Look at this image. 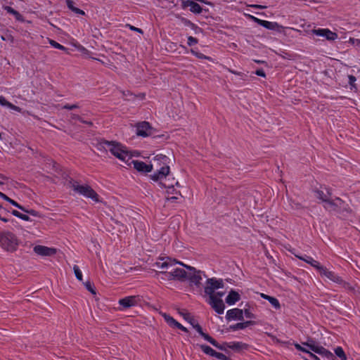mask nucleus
<instances>
[{
  "label": "nucleus",
  "instance_id": "f257e3e1",
  "mask_svg": "<svg viewBox=\"0 0 360 360\" xmlns=\"http://www.w3.org/2000/svg\"><path fill=\"white\" fill-rule=\"evenodd\" d=\"M98 148L109 150L117 158L123 161L127 165H130L129 161L131 159V155L121 143L116 141L102 140L98 143Z\"/></svg>",
  "mask_w": 360,
  "mask_h": 360
},
{
  "label": "nucleus",
  "instance_id": "f03ea898",
  "mask_svg": "<svg viewBox=\"0 0 360 360\" xmlns=\"http://www.w3.org/2000/svg\"><path fill=\"white\" fill-rule=\"evenodd\" d=\"M169 158L162 154L157 155L153 159V166L157 168V172L150 175L151 179L155 181H162L169 174L168 165Z\"/></svg>",
  "mask_w": 360,
  "mask_h": 360
},
{
  "label": "nucleus",
  "instance_id": "7ed1b4c3",
  "mask_svg": "<svg viewBox=\"0 0 360 360\" xmlns=\"http://www.w3.org/2000/svg\"><path fill=\"white\" fill-rule=\"evenodd\" d=\"M20 240L12 232L4 231L0 232V246L6 252H14L19 246Z\"/></svg>",
  "mask_w": 360,
  "mask_h": 360
},
{
  "label": "nucleus",
  "instance_id": "20e7f679",
  "mask_svg": "<svg viewBox=\"0 0 360 360\" xmlns=\"http://www.w3.org/2000/svg\"><path fill=\"white\" fill-rule=\"evenodd\" d=\"M325 209L329 212H335L344 216L352 212L349 204L338 197H333L331 202H329V205L325 206Z\"/></svg>",
  "mask_w": 360,
  "mask_h": 360
},
{
  "label": "nucleus",
  "instance_id": "39448f33",
  "mask_svg": "<svg viewBox=\"0 0 360 360\" xmlns=\"http://www.w3.org/2000/svg\"><path fill=\"white\" fill-rule=\"evenodd\" d=\"M70 187L75 192L86 198L92 199L95 202H98V195L96 191L88 185H79L78 182L71 179L69 181Z\"/></svg>",
  "mask_w": 360,
  "mask_h": 360
},
{
  "label": "nucleus",
  "instance_id": "423d86ee",
  "mask_svg": "<svg viewBox=\"0 0 360 360\" xmlns=\"http://www.w3.org/2000/svg\"><path fill=\"white\" fill-rule=\"evenodd\" d=\"M179 264L184 266V264L181 262H178L176 259H173L171 257L160 258L158 262L155 263V266L162 269V271H167L171 274H174L173 271L176 269V265Z\"/></svg>",
  "mask_w": 360,
  "mask_h": 360
},
{
  "label": "nucleus",
  "instance_id": "0eeeda50",
  "mask_svg": "<svg viewBox=\"0 0 360 360\" xmlns=\"http://www.w3.org/2000/svg\"><path fill=\"white\" fill-rule=\"evenodd\" d=\"M184 267L188 269V276H186V280H188L190 281L191 285H195L199 287L201 284V281L202 279L200 271H197L194 267L184 265Z\"/></svg>",
  "mask_w": 360,
  "mask_h": 360
},
{
  "label": "nucleus",
  "instance_id": "6e6552de",
  "mask_svg": "<svg viewBox=\"0 0 360 360\" xmlns=\"http://www.w3.org/2000/svg\"><path fill=\"white\" fill-rule=\"evenodd\" d=\"M224 288V282L221 279L215 278H208L207 280V286L205 288V293L208 296L216 295L214 291L217 289Z\"/></svg>",
  "mask_w": 360,
  "mask_h": 360
},
{
  "label": "nucleus",
  "instance_id": "1a4fd4ad",
  "mask_svg": "<svg viewBox=\"0 0 360 360\" xmlns=\"http://www.w3.org/2000/svg\"><path fill=\"white\" fill-rule=\"evenodd\" d=\"M136 135L139 136L146 137L152 136L154 132L153 128L150 125L148 122H139L136 125Z\"/></svg>",
  "mask_w": 360,
  "mask_h": 360
},
{
  "label": "nucleus",
  "instance_id": "9d476101",
  "mask_svg": "<svg viewBox=\"0 0 360 360\" xmlns=\"http://www.w3.org/2000/svg\"><path fill=\"white\" fill-rule=\"evenodd\" d=\"M207 302L217 314H221L224 313L225 305L221 298L217 297V295H212L209 296Z\"/></svg>",
  "mask_w": 360,
  "mask_h": 360
},
{
  "label": "nucleus",
  "instance_id": "9b49d317",
  "mask_svg": "<svg viewBox=\"0 0 360 360\" xmlns=\"http://www.w3.org/2000/svg\"><path fill=\"white\" fill-rule=\"evenodd\" d=\"M311 32L317 36L324 37L328 41H334L338 38V34L328 29H314Z\"/></svg>",
  "mask_w": 360,
  "mask_h": 360
},
{
  "label": "nucleus",
  "instance_id": "f8f14e48",
  "mask_svg": "<svg viewBox=\"0 0 360 360\" xmlns=\"http://www.w3.org/2000/svg\"><path fill=\"white\" fill-rule=\"evenodd\" d=\"M316 198L321 200L325 204L323 207L328 206L329 202H331L333 196L331 191L326 188L325 191L323 190H317L316 191Z\"/></svg>",
  "mask_w": 360,
  "mask_h": 360
},
{
  "label": "nucleus",
  "instance_id": "ddd939ff",
  "mask_svg": "<svg viewBox=\"0 0 360 360\" xmlns=\"http://www.w3.org/2000/svg\"><path fill=\"white\" fill-rule=\"evenodd\" d=\"M130 165L132 164L134 167L139 172H150L152 171L153 165L152 164H146L142 161L139 160H134L131 159L129 161Z\"/></svg>",
  "mask_w": 360,
  "mask_h": 360
},
{
  "label": "nucleus",
  "instance_id": "4468645a",
  "mask_svg": "<svg viewBox=\"0 0 360 360\" xmlns=\"http://www.w3.org/2000/svg\"><path fill=\"white\" fill-rule=\"evenodd\" d=\"M33 250L41 256H52L56 253V249L39 245L34 246Z\"/></svg>",
  "mask_w": 360,
  "mask_h": 360
},
{
  "label": "nucleus",
  "instance_id": "2eb2a0df",
  "mask_svg": "<svg viewBox=\"0 0 360 360\" xmlns=\"http://www.w3.org/2000/svg\"><path fill=\"white\" fill-rule=\"evenodd\" d=\"M139 298L136 296H128L119 300V304L124 308L127 309L138 304Z\"/></svg>",
  "mask_w": 360,
  "mask_h": 360
},
{
  "label": "nucleus",
  "instance_id": "dca6fc26",
  "mask_svg": "<svg viewBox=\"0 0 360 360\" xmlns=\"http://www.w3.org/2000/svg\"><path fill=\"white\" fill-rule=\"evenodd\" d=\"M226 319L228 321L231 320H243V310L238 308L229 309L226 312Z\"/></svg>",
  "mask_w": 360,
  "mask_h": 360
},
{
  "label": "nucleus",
  "instance_id": "f3484780",
  "mask_svg": "<svg viewBox=\"0 0 360 360\" xmlns=\"http://www.w3.org/2000/svg\"><path fill=\"white\" fill-rule=\"evenodd\" d=\"M319 273L335 283H342V282L341 277L335 274L334 272L329 271L324 266L321 269Z\"/></svg>",
  "mask_w": 360,
  "mask_h": 360
},
{
  "label": "nucleus",
  "instance_id": "a211bd4d",
  "mask_svg": "<svg viewBox=\"0 0 360 360\" xmlns=\"http://www.w3.org/2000/svg\"><path fill=\"white\" fill-rule=\"evenodd\" d=\"M163 316H164L165 320L166 321V322L170 326L176 327V328H179V329H180L182 331L186 332V333L188 332V329L186 327L183 326L181 323H179L178 321H176L174 318H172L169 315L164 314Z\"/></svg>",
  "mask_w": 360,
  "mask_h": 360
},
{
  "label": "nucleus",
  "instance_id": "6ab92c4d",
  "mask_svg": "<svg viewBox=\"0 0 360 360\" xmlns=\"http://www.w3.org/2000/svg\"><path fill=\"white\" fill-rule=\"evenodd\" d=\"M262 27L270 30H277L278 32H281L285 29L283 26L278 25L276 22H270L267 20H264L262 22Z\"/></svg>",
  "mask_w": 360,
  "mask_h": 360
},
{
  "label": "nucleus",
  "instance_id": "aec40b11",
  "mask_svg": "<svg viewBox=\"0 0 360 360\" xmlns=\"http://www.w3.org/2000/svg\"><path fill=\"white\" fill-rule=\"evenodd\" d=\"M173 273L174 274L172 276H174V280H178L181 281H185L186 276H188V271H186L184 269L179 267H176V269H175V271H173Z\"/></svg>",
  "mask_w": 360,
  "mask_h": 360
},
{
  "label": "nucleus",
  "instance_id": "412c9836",
  "mask_svg": "<svg viewBox=\"0 0 360 360\" xmlns=\"http://www.w3.org/2000/svg\"><path fill=\"white\" fill-rule=\"evenodd\" d=\"M240 298V295L235 290H231L226 298V302L229 305L234 304Z\"/></svg>",
  "mask_w": 360,
  "mask_h": 360
},
{
  "label": "nucleus",
  "instance_id": "4be33fe9",
  "mask_svg": "<svg viewBox=\"0 0 360 360\" xmlns=\"http://www.w3.org/2000/svg\"><path fill=\"white\" fill-rule=\"evenodd\" d=\"M255 323L253 321H247L243 323H238L234 325H231L229 326V329L231 330H238L244 329L250 326H252Z\"/></svg>",
  "mask_w": 360,
  "mask_h": 360
},
{
  "label": "nucleus",
  "instance_id": "5701e85b",
  "mask_svg": "<svg viewBox=\"0 0 360 360\" xmlns=\"http://www.w3.org/2000/svg\"><path fill=\"white\" fill-rule=\"evenodd\" d=\"M316 354L321 355L322 356L326 357L329 360H334L335 356L332 352L325 349L323 347L320 346L319 348H316Z\"/></svg>",
  "mask_w": 360,
  "mask_h": 360
},
{
  "label": "nucleus",
  "instance_id": "b1692460",
  "mask_svg": "<svg viewBox=\"0 0 360 360\" xmlns=\"http://www.w3.org/2000/svg\"><path fill=\"white\" fill-rule=\"evenodd\" d=\"M0 105H3V106H6V107H8L13 110L18 111V112H21V110H22V109L20 107L16 106V105H13V103L8 102L2 96H0Z\"/></svg>",
  "mask_w": 360,
  "mask_h": 360
},
{
  "label": "nucleus",
  "instance_id": "393cba45",
  "mask_svg": "<svg viewBox=\"0 0 360 360\" xmlns=\"http://www.w3.org/2000/svg\"><path fill=\"white\" fill-rule=\"evenodd\" d=\"M261 297L265 300H267L275 309H278L281 308L280 303L276 298L264 293H261Z\"/></svg>",
  "mask_w": 360,
  "mask_h": 360
},
{
  "label": "nucleus",
  "instance_id": "a878e982",
  "mask_svg": "<svg viewBox=\"0 0 360 360\" xmlns=\"http://www.w3.org/2000/svg\"><path fill=\"white\" fill-rule=\"evenodd\" d=\"M3 8L5 11H6L8 13L14 15L17 20L23 21V18L22 16V15L19 12H18L17 11L13 9L12 7L8 6H4Z\"/></svg>",
  "mask_w": 360,
  "mask_h": 360
},
{
  "label": "nucleus",
  "instance_id": "bb28decb",
  "mask_svg": "<svg viewBox=\"0 0 360 360\" xmlns=\"http://www.w3.org/2000/svg\"><path fill=\"white\" fill-rule=\"evenodd\" d=\"M191 326L196 330V331L207 341H208L209 339H211V336H210L208 334L205 333L202 331V327L198 324V323L196 321H193V323H191Z\"/></svg>",
  "mask_w": 360,
  "mask_h": 360
},
{
  "label": "nucleus",
  "instance_id": "cd10ccee",
  "mask_svg": "<svg viewBox=\"0 0 360 360\" xmlns=\"http://www.w3.org/2000/svg\"><path fill=\"white\" fill-rule=\"evenodd\" d=\"M159 181V184L162 186V187H165L166 188L167 190V193L168 194V195H172V194H179L180 195V192H177L176 191V190L174 189V185L173 184H166V183H163L162 181Z\"/></svg>",
  "mask_w": 360,
  "mask_h": 360
},
{
  "label": "nucleus",
  "instance_id": "c85d7f7f",
  "mask_svg": "<svg viewBox=\"0 0 360 360\" xmlns=\"http://www.w3.org/2000/svg\"><path fill=\"white\" fill-rule=\"evenodd\" d=\"M163 275L164 277H161V279L162 280H167V281H173L174 280V276H172L173 274L169 273V272H167V271H156L155 272V276L157 278H159V276L160 275Z\"/></svg>",
  "mask_w": 360,
  "mask_h": 360
},
{
  "label": "nucleus",
  "instance_id": "c756f323",
  "mask_svg": "<svg viewBox=\"0 0 360 360\" xmlns=\"http://www.w3.org/2000/svg\"><path fill=\"white\" fill-rule=\"evenodd\" d=\"M302 345L306 346L308 348V349H310L314 352L315 353L316 352V348H319L320 347L316 345L315 341L311 338H309L307 342H302Z\"/></svg>",
  "mask_w": 360,
  "mask_h": 360
},
{
  "label": "nucleus",
  "instance_id": "7c9ffc66",
  "mask_svg": "<svg viewBox=\"0 0 360 360\" xmlns=\"http://www.w3.org/2000/svg\"><path fill=\"white\" fill-rule=\"evenodd\" d=\"M66 4L68 8H70L74 13L77 14L84 15L85 13L84 11L74 6V2L72 1L66 0Z\"/></svg>",
  "mask_w": 360,
  "mask_h": 360
},
{
  "label": "nucleus",
  "instance_id": "2f4dec72",
  "mask_svg": "<svg viewBox=\"0 0 360 360\" xmlns=\"http://www.w3.org/2000/svg\"><path fill=\"white\" fill-rule=\"evenodd\" d=\"M228 347L235 349V350H240L243 349L246 347V345L240 342H231L230 344H225Z\"/></svg>",
  "mask_w": 360,
  "mask_h": 360
},
{
  "label": "nucleus",
  "instance_id": "473e14b6",
  "mask_svg": "<svg viewBox=\"0 0 360 360\" xmlns=\"http://www.w3.org/2000/svg\"><path fill=\"white\" fill-rule=\"evenodd\" d=\"M200 347L205 354L210 355L211 356H214L216 354V351L208 345H200Z\"/></svg>",
  "mask_w": 360,
  "mask_h": 360
},
{
  "label": "nucleus",
  "instance_id": "72a5a7b5",
  "mask_svg": "<svg viewBox=\"0 0 360 360\" xmlns=\"http://www.w3.org/2000/svg\"><path fill=\"white\" fill-rule=\"evenodd\" d=\"M0 198H3L4 200H6L7 202H10L13 206L18 207V209H22V206L18 204L15 200H12L9 197H8L6 194L3 193L0 191Z\"/></svg>",
  "mask_w": 360,
  "mask_h": 360
},
{
  "label": "nucleus",
  "instance_id": "f704fd0d",
  "mask_svg": "<svg viewBox=\"0 0 360 360\" xmlns=\"http://www.w3.org/2000/svg\"><path fill=\"white\" fill-rule=\"evenodd\" d=\"M190 11L193 13H200L202 11V7L196 2L190 3Z\"/></svg>",
  "mask_w": 360,
  "mask_h": 360
},
{
  "label": "nucleus",
  "instance_id": "c9c22d12",
  "mask_svg": "<svg viewBox=\"0 0 360 360\" xmlns=\"http://www.w3.org/2000/svg\"><path fill=\"white\" fill-rule=\"evenodd\" d=\"M70 119L71 120H79V122L84 123V124H86L89 126H93V122H91V121H86V120H83L79 115H77V114H75V113H72L70 114Z\"/></svg>",
  "mask_w": 360,
  "mask_h": 360
},
{
  "label": "nucleus",
  "instance_id": "e433bc0d",
  "mask_svg": "<svg viewBox=\"0 0 360 360\" xmlns=\"http://www.w3.org/2000/svg\"><path fill=\"white\" fill-rule=\"evenodd\" d=\"M191 53L194 55L195 56H196L198 58H200V59H205V60H208L210 61H212V58L210 56H207L205 55H204L203 53H200L198 51H196L194 49H191Z\"/></svg>",
  "mask_w": 360,
  "mask_h": 360
},
{
  "label": "nucleus",
  "instance_id": "4c0bfd02",
  "mask_svg": "<svg viewBox=\"0 0 360 360\" xmlns=\"http://www.w3.org/2000/svg\"><path fill=\"white\" fill-rule=\"evenodd\" d=\"M308 259H309L307 263L309 264L313 267H314L315 269H316L320 272L323 266H321L318 261L314 260L311 257Z\"/></svg>",
  "mask_w": 360,
  "mask_h": 360
},
{
  "label": "nucleus",
  "instance_id": "58836bf2",
  "mask_svg": "<svg viewBox=\"0 0 360 360\" xmlns=\"http://www.w3.org/2000/svg\"><path fill=\"white\" fill-rule=\"evenodd\" d=\"M12 214L24 220V221H30V218L28 215L27 214H22L20 213V212L15 210H13L12 212H11Z\"/></svg>",
  "mask_w": 360,
  "mask_h": 360
},
{
  "label": "nucleus",
  "instance_id": "ea45409f",
  "mask_svg": "<svg viewBox=\"0 0 360 360\" xmlns=\"http://www.w3.org/2000/svg\"><path fill=\"white\" fill-rule=\"evenodd\" d=\"M210 344H212L214 347L218 348L220 350H226V346L224 343L223 345H219L214 338H212L211 337V339H209L208 341Z\"/></svg>",
  "mask_w": 360,
  "mask_h": 360
},
{
  "label": "nucleus",
  "instance_id": "a19ab883",
  "mask_svg": "<svg viewBox=\"0 0 360 360\" xmlns=\"http://www.w3.org/2000/svg\"><path fill=\"white\" fill-rule=\"evenodd\" d=\"M335 354L341 359V360H347V356L341 347H338L335 349Z\"/></svg>",
  "mask_w": 360,
  "mask_h": 360
},
{
  "label": "nucleus",
  "instance_id": "79ce46f5",
  "mask_svg": "<svg viewBox=\"0 0 360 360\" xmlns=\"http://www.w3.org/2000/svg\"><path fill=\"white\" fill-rule=\"evenodd\" d=\"M49 44L54 48L65 51L66 48L53 39H49Z\"/></svg>",
  "mask_w": 360,
  "mask_h": 360
},
{
  "label": "nucleus",
  "instance_id": "37998d69",
  "mask_svg": "<svg viewBox=\"0 0 360 360\" xmlns=\"http://www.w3.org/2000/svg\"><path fill=\"white\" fill-rule=\"evenodd\" d=\"M73 270H74V273H75L76 278L79 281H82V271L79 269V266L77 265H74Z\"/></svg>",
  "mask_w": 360,
  "mask_h": 360
},
{
  "label": "nucleus",
  "instance_id": "c03bdc74",
  "mask_svg": "<svg viewBox=\"0 0 360 360\" xmlns=\"http://www.w3.org/2000/svg\"><path fill=\"white\" fill-rule=\"evenodd\" d=\"M181 315L184 317V319L187 321L191 325L193 321H196L193 317L191 316V314L188 312H181Z\"/></svg>",
  "mask_w": 360,
  "mask_h": 360
},
{
  "label": "nucleus",
  "instance_id": "a18cd8bd",
  "mask_svg": "<svg viewBox=\"0 0 360 360\" xmlns=\"http://www.w3.org/2000/svg\"><path fill=\"white\" fill-rule=\"evenodd\" d=\"M20 210L30 214V215H32L34 217H41L40 214L34 210H32V209L28 210V209H26L25 207H24L23 206H22V209H20Z\"/></svg>",
  "mask_w": 360,
  "mask_h": 360
},
{
  "label": "nucleus",
  "instance_id": "49530a36",
  "mask_svg": "<svg viewBox=\"0 0 360 360\" xmlns=\"http://www.w3.org/2000/svg\"><path fill=\"white\" fill-rule=\"evenodd\" d=\"M181 22L186 26H188L190 27H191L192 29H194V28H196L197 26L193 23L192 22H191L188 19H186V18H181Z\"/></svg>",
  "mask_w": 360,
  "mask_h": 360
},
{
  "label": "nucleus",
  "instance_id": "de8ad7c7",
  "mask_svg": "<svg viewBox=\"0 0 360 360\" xmlns=\"http://www.w3.org/2000/svg\"><path fill=\"white\" fill-rule=\"evenodd\" d=\"M84 286L93 295H96V290L92 284L89 281H86V283H84Z\"/></svg>",
  "mask_w": 360,
  "mask_h": 360
},
{
  "label": "nucleus",
  "instance_id": "09e8293b",
  "mask_svg": "<svg viewBox=\"0 0 360 360\" xmlns=\"http://www.w3.org/2000/svg\"><path fill=\"white\" fill-rule=\"evenodd\" d=\"M294 345H295V348L299 351H301V352L307 353V354H309L310 352L307 348L302 347V345H300L298 343H294Z\"/></svg>",
  "mask_w": 360,
  "mask_h": 360
},
{
  "label": "nucleus",
  "instance_id": "8fccbe9b",
  "mask_svg": "<svg viewBox=\"0 0 360 360\" xmlns=\"http://www.w3.org/2000/svg\"><path fill=\"white\" fill-rule=\"evenodd\" d=\"M198 40L196 38H195L192 36H190L188 37V46H191L195 45L198 44Z\"/></svg>",
  "mask_w": 360,
  "mask_h": 360
},
{
  "label": "nucleus",
  "instance_id": "3c124183",
  "mask_svg": "<svg viewBox=\"0 0 360 360\" xmlns=\"http://www.w3.org/2000/svg\"><path fill=\"white\" fill-rule=\"evenodd\" d=\"M214 356L221 360H231L230 358H229L224 354L217 352H216V354Z\"/></svg>",
  "mask_w": 360,
  "mask_h": 360
},
{
  "label": "nucleus",
  "instance_id": "603ef678",
  "mask_svg": "<svg viewBox=\"0 0 360 360\" xmlns=\"http://www.w3.org/2000/svg\"><path fill=\"white\" fill-rule=\"evenodd\" d=\"M345 288V289L349 290V291H354V288L349 283H347L342 280V283H340Z\"/></svg>",
  "mask_w": 360,
  "mask_h": 360
},
{
  "label": "nucleus",
  "instance_id": "864d4df0",
  "mask_svg": "<svg viewBox=\"0 0 360 360\" xmlns=\"http://www.w3.org/2000/svg\"><path fill=\"white\" fill-rule=\"evenodd\" d=\"M248 17L251 19L255 22L257 23L258 25L262 26V22H264V20L259 19L252 15H248Z\"/></svg>",
  "mask_w": 360,
  "mask_h": 360
},
{
  "label": "nucleus",
  "instance_id": "5fc2aeb1",
  "mask_svg": "<svg viewBox=\"0 0 360 360\" xmlns=\"http://www.w3.org/2000/svg\"><path fill=\"white\" fill-rule=\"evenodd\" d=\"M290 206H291V208L293 209V210H301L302 209V206L300 203L299 202H294V201H292L290 202Z\"/></svg>",
  "mask_w": 360,
  "mask_h": 360
},
{
  "label": "nucleus",
  "instance_id": "6e6d98bb",
  "mask_svg": "<svg viewBox=\"0 0 360 360\" xmlns=\"http://www.w3.org/2000/svg\"><path fill=\"white\" fill-rule=\"evenodd\" d=\"M244 314L246 318L248 319H255V316L253 314L249 309H245Z\"/></svg>",
  "mask_w": 360,
  "mask_h": 360
},
{
  "label": "nucleus",
  "instance_id": "4d7b16f0",
  "mask_svg": "<svg viewBox=\"0 0 360 360\" xmlns=\"http://www.w3.org/2000/svg\"><path fill=\"white\" fill-rule=\"evenodd\" d=\"M78 108H79V106L77 104H73V105L66 104L63 107V109H67V110H73V109H76Z\"/></svg>",
  "mask_w": 360,
  "mask_h": 360
},
{
  "label": "nucleus",
  "instance_id": "13d9d810",
  "mask_svg": "<svg viewBox=\"0 0 360 360\" xmlns=\"http://www.w3.org/2000/svg\"><path fill=\"white\" fill-rule=\"evenodd\" d=\"M294 255L296 257L299 258L301 260L304 261L307 263L308 262V259H309L308 258L311 257L310 256H307V255L301 256V255H298L296 254H294Z\"/></svg>",
  "mask_w": 360,
  "mask_h": 360
},
{
  "label": "nucleus",
  "instance_id": "bf43d9fd",
  "mask_svg": "<svg viewBox=\"0 0 360 360\" xmlns=\"http://www.w3.org/2000/svg\"><path fill=\"white\" fill-rule=\"evenodd\" d=\"M127 26L129 27L131 30H133V31H135V32H137L143 34V30L141 29H140V28L136 27H134L133 25H127Z\"/></svg>",
  "mask_w": 360,
  "mask_h": 360
},
{
  "label": "nucleus",
  "instance_id": "052dcab7",
  "mask_svg": "<svg viewBox=\"0 0 360 360\" xmlns=\"http://www.w3.org/2000/svg\"><path fill=\"white\" fill-rule=\"evenodd\" d=\"M255 74L257 75H258V76H260V77H266V74H265L264 71L262 69L257 70L256 72H255Z\"/></svg>",
  "mask_w": 360,
  "mask_h": 360
},
{
  "label": "nucleus",
  "instance_id": "680f3d73",
  "mask_svg": "<svg viewBox=\"0 0 360 360\" xmlns=\"http://www.w3.org/2000/svg\"><path fill=\"white\" fill-rule=\"evenodd\" d=\"M356 81V77L353 75H349V83L352 86H354V82Z\"/></svg>",
  "mask_w": 360,
  "mask_h": 360
},
{
  "label": "nucleus",
  "instance_id": "e2e57ef3",
  "mask_svg": "<svg viewBox=\"0 0 360 360\" xmlns=\"http://www.w3.org/2000/svg\"><path fill=\"white\" fill-rule=\"evenodd\" d=\"M309 359L306 360H320L319 358L311 352L309 354Z\"/></svg>",
  "mask_w": 360,
  "mask_h": 360
},
{
  "label": "nucleus",
  "instance_id": "0e129e2a",
  "mask_svg": "<svg viewBox=\"0 0 360 360\" xmlns=\"http://www.w3.org/2000/svg\"><path fill=\"white\" fill-rule=\"evenodd\" d=\"M193 1H189V0H187V1H182V7L184 8H186V7H190V3H192Z\"/></svg>",
  "mask_w": 360,
  "mask_h": 360
},
{
  "label": "nucleus",
  "instance_id": "69168bd1",
  "mask_svg": "<svg viewBox=\"0 0 360 360\" xmlns=\"http://www.w3.org/2000/svg\"><path fill=\"white\" fill-rule=\"evenodd\" d=\"M162 182H163V183H166V184H174V178H172V180H170L169 179H167V178H165V179H162Z\"/></svg>",
  "mask_w": 360,
  "mask_h": 360
},
{
  "label": "nucleus",
  "instance_id": "338daca9",
  "mask_svg": "<svg viewBox=\"0 0 360 360\" xmlns=\"http://www.w3.org/2000/svg\"><path fill=\"white\" fill-rule=\"evenodd\" d=\"M250 6L252 7V8H260V9H263V8H266L265 6L257 5V4L250 5Z\"/></svg>",
  "mask_w": 360,
  "mask_h": 360
},
{
  "label": "nucleus",
  "instance_id": "774afa93",
  "mask_svg": "<svg viewBox=\"0 0 360 360\" xmlns=\"http://www.w3.org/2000/svg\"><path fill=\"white\" fill-rule=\"evenodd\" d=\"M215 295H217V297H219L221 299V297L224 296V293L223 292H214Z\"/></svg>",
  "mask_w": 360,
  "mask_h": 360
}]
</instances>
